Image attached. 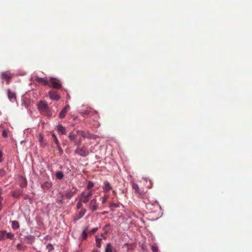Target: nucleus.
<instances>
[{
	"mask_svg": "<svg viewBox=\"0 0 252 252\" xmlns=\"http://www.w3.org/2000/svg\"><path fill=\"white\" fill-rule=\"evenodd\" d=\"M113 192L114 193H115V190H113Z\"/></svg>",
	"mask_w": 252,
	"mask_h": 252,
	"instance_id": "nucleus-47",
	"label": "nucleus"
},
{
	"mask_svg": "<svg viewBox=\"0 0 252 252\" xmlns=\"http://www.w3.org/2000/svg\"><path fill=\"white\" fill-rule=\"evenodd\" d=\"M101 239L99 238L96 236L95 237L96 245L97 248H100L101 247Z\"/></svg>",
	"mask_w": 252,
	"mask_h": 252,
	"instance_id": "nucleus-27",
	"label": "nucleus"
},
{
	"mask_svg": "<svg viewBox=\"0 0 252 252\" xmlns=\"http://www.w3.org/2000/svg\"><path fill=\"white\" fill-rule=\"evenodd\" d=\"M58 150H59V153L60 155H62L63 153V149H62V148L60 146V145H59V146H57Z\"/></svg>",
	"mask_w": 252,
	"mask_h": 252,
	"instance_id": "nucleus-40",
	"label": "nucleus"
},
{
	"mask_svg": "<svg viewBox=\"0 0 252 252\" xmlns=\"http://www.w3.org/2000/svg\"><path fill=\"white\" fill-rule=\"evenodd\" d=\"M89 232L88 227H86L84 229L82 234V238L83 239L85 240L87 237V232Z\"/></svg>",
	"mask_w": 252,
	"mask_h": 252,
	"instance_id": "nucleus-21",
	"label": "nucleus"
},
{
	"mask_svg": "<svg viewBox=\"0 0 252 252\" xmlns=\"http://www.w3.org/2000/svg\"><path fill=\"white\" fill-rule=\"evenodd\" d=\"M6 238V231L4 230L0 231V241L4 240Z\"/></svg>",
	"mask_w": 252,
	"mask_h": 252,
	"instance_id": "nucleus-25",
	"label": "nucleus"
},
{
	"mask_svg": "<svg viewBox=\"0 0 252 252\" xmlns=\"http://www.w3.org/2000/svg\"><path fill=\"white\" fill-rule=\"evenodd\" d=\"M78 143H79V144H80V143H81V141H79L78 142Z\"/></svg>",
	"mask_w": 252,
	"mask_h": 252,
	"instance_id": "nucleus-48",
	"label": "nucleus"
},
{
	"mask_svg": "<svg viewBox=\"0 0 252 252\" xmlns=\"http://www.w3.org/2000/svg\"><path fill=\"white\" fill-rule=\"evenodd\" d=\"M103 191L107 192L110 190L112 189V187L109 183L107 181H105L104 183V186L102 188Z\"/></svg>",
	"mask_w": 252,
	"mask_h": 252,
	"instance_id": "nucleus-16",
	"label": "nucleus"
},
{
	"mask_svg": "<svg viewBox=\"0 0 252 252\" xmlns=\"http://www.w3.org/2000/svg\"><path fill=\"white\" fill-rule=\"evenodd\" d=\"M14 237V235L13 233L9 232V233H6V238L12 240L13 239Z\"/></svg>",
	"mask_w": 252,
	"mask_h": 252,
	"instance_id": "nucleus-29",
	"label": "nucleus"
},
{
	"mask_svg": "<svg viewBox=\"0 0 252 252\" xmlns=\"http://www.w3.org/2000/svg\"><path fill=\"white\" fill-rule=\"evenodd\" d=\"M113 249V248L112 245L110 243H108L105 248V252H112Z\"/></svg>",
	"mask_w": 252,
	"mask_h": 252,
	"instance_id": "nucleus-22",
	"label": "nucleus"
},
{
	"mask_svg": "<svg viewBox=\"0 0 252 252\" xmlns=\"http://www.w3.org/2000/svg\"><path fill=\"white\" fill-rule=\"evenodd\" d=\"M112 206H113V207H117L118 206L117 205V204H115V203H113L111 205Z\"/></svg>",
	"mask_w": 252,
	"mask_h": 252,
	"instance_id": "nucleus-44",
	"label": "nucleus"
},
{
	"mask_svg": "<svg viewBox=\"0 0 252 252\" xmlns=\"http://www.w3.org/2000/svg\"><path fill=\"white\" fill-rule=\"evenodd\" d=\"M35 80L36 82L40 83L45 86H48L49 81L43 78L36 77Z\"/></svg>",
	"mask_w": 252,
	"mask_h": 252,
	"instance_id": "nucleus-13",
	"label": "nucleus"
},
{
	"mask_svg": "<svg viewBox=\"0 0 252 252\" xmlns=\"http://www.w3.org/2000/svg\"><path fill=\"white\" fill-rule=\"evenodd\" d=\"M152 248L153 252H158V249L157 246H153Z\"/></svg>",
	"mask_w": 252,
	"mask_h": 252,
	"instance_id": "nucleus-41",
	"label": "nucleus"
},
{
	"mask_svg": "<svg viewBox=\"0 0 252 252\" xmlns=\"http://www.w3.org/2000/svg\"><path fill=\"white\" fill-rule=\"evenodd\" d=\"M8 97L11 101H14L16 99V96L15 93L11 92L9 89L7 90Z\"/></svg>",
	"mask_w": 252,
	"mask_h": 252,
	"instance_id": "nucleus-14",
	"label": "nucleus"
},
{
	"mask_svg": "<svg viewBox=\"0 0 252 252\" xmlns=\"http://www.w3.org/2000/svg\"><path fill=\"white\" fill-rule=\"evenodd\" d=\"M2 194V189L0 188V211L1 210V202L3 200V198L1 197V195Z\"/></svg>",
	"mask_w": 252,
	"mask_h": 252,
	"instance_id": "nucleus-34",
	"label": "nucleus"
},
{
	"mask_svg": "<svg viewBox=\"0 0 252 252\" xmlns=\"http://www.w3.org/2000/svg\"><path fill=\"white\" fill-rule=\"evenodd\" d=\"M73 141V142L74 143V145H77L78 144V142H77V141L76 140V139L75 140Z\"/></svg>",
	"mask_w": 252,
	"mask_h": 252,
	"instance_id": "nucleus-43",
	"label": "nucleus"
},
{
	"mask_svg": "<svg viewBox=\"0 0 252 252\" xmlns=\"http://www.w3.org/2000/svg\"><path fill=\"white\" fill-rule=\"evenodd\" d=\"M96 113V112H94V111L93 112L91 110H86V111L82 112L81 114L83 117H86V116H90V115L93 114V113Z\"/></svg>",
	"mask_w": 252,
	"mask_h": 252,
	"instance_id": "nucleus-20",
	"label": "nucleus"
},
{
	"mask_svg": "<svg viewBox=\"0 0 252 252\" xmlns=\"http://www.w3.org/2000/svg\"><path fill=\"white\" fill-rule=\"evenodd\" d=\"M19 185L21 187L24 188L27 185V181L25 178L20 176L18 180Z\"/></svg>",
	"mask_w": 252,
	"mask_h": 252,
	"instance_id": "nucleus-15",
	"label": "nucleus"
},
{
	"mask_svg": "<svg viewBox=\"0 0 252 252\" xmlns=\"http://www.w3.org/2000/svg\"><path fill=\"white\" fill-rule=\"evenodd\" d=\"M69 138L71 141H74L76 139V136L71 133L69 134Z\"/></svg>",
	"mask_w": 252,
	"mask_h": 252,
	"instance_id": "nucleus-32",
	"label": "nucleus"
},
{
	"mask_svg": "<svg viewBox=\"0 0 252 252\" xmlns=\"http://www.w3.org/2000/svg\"><path fill=\"white\" fill-rule=\"evenodd\" d=\"M1 78L3 79H5L7 81V83H9L10 80L12 78V76L9 71H5L1 72Z\"/></svg>",
	"mask_w": 252,
	"mask_h": 252,
	"instance_id": "nucleus-9",
	"label": "nucleus"
},
{
	"mask_svg": "<svg viewBox=\"0 0 252 252\" xmlns=\"http://www.w3.org/2000/svg\"><path fill=\"white\" fill-rule=\"evenodd\" d=\"M38 109L42 114L50 117L51 113L47 103L44 101H40L38 104Z\"/></svg>",
	"mask_w": 252,
	"mask_h": 252,
	"instance_id": "nucleus-1",
	"label": "nucleus"
},
{
	"mask_svg": "<svg viewBox=\"0 0 252 252\" xmlns=\"http://www.w3.org/2000/svg\"><path fill=\"white\" fill-rule=\"evenodd\" d=\"M94 186V183L92 182L89 181L88 182V184H87V190L91 189Z\"/></svg>",
	"mask_w": 252,
	"mask_h": 252,
	"instance_id": "nucleus-30",
	"label": "nucleus"
},
{
	"mask_svg": "<svg viewBox=\"0 0 252 252\" xmlns=\"http://www.w3.org/2000/svg\"><path fill=\"white\" fill-rule=\"evenodd\" d=\"M52 136L53 140H54L55 143H56L57 146H59V145H60V142H59V141L58 140L57 136L54 133L52 134Z\"/></svg>",
	"mask_w": 252,
	"mask_h": 252,
	"instance_id": "nucleus-28",
	"label": "nucleus"
},
{
	"mask_svg": "<svg viewBox=\"0 0 252 252\" xmlns=\"http://www.w3.org/2000/svg\"><path fill=\"white\" fill-rule=\"evenodd\" d=\"M88 207L92 212H94L98 209V204L95 198H93L91 200L90 203L88 205Z\"/></svg>",
	"mask_w": 252,
	"mask_h": 252,
	"instance_id": "nucleus-6",
	"label": "nucleus"
},
{
	"mask_svg": "<svg viewBox=\"0 0 252 252\" xmlns=\"http://www.w3.org/2000/svg\"><path fill=\"white\" fill-rule=\"evenodd\" d=\"M75 153L82 157H85L89 154V152L87 147L83 146L82 147H77Z\"/></svg>",
	"mask_w": 252,
	"mask_h": 252,
	"instance_id": "nucleus-2",
	"label": "nucleus"
},
{
	"mask_svg": "<svg viewBox=\"0 0 252 252\" xmlns=\"http://www.w3.org/2000/svg\"><path fill=\"white\" fill-rule=\"evenodd\" d=\"M86 209L82 208L80 211H78L76 213V216L74 218V220L76 221L82 218L86 213Z\"/></svg>",
	"mask_w": 252,
	"mask_h": 252,
	"instance_id": "nucleus-7",
	"label": "nucleus"
},
{
	"mask_svg": "<svg viewBox=\"0 0 252 252\" xmlns=\"http://www.w3.org/2000/svg\"><path fill=\"white\" fill-rule=\"evenodd\" d=\"M47 248L49 250V251L52 250L54 249L53 245L51 244H49L47 245Z\"/></svg>",
	"mask_w": 252,
	"mask_h": 252,
	"instance_id": "nucleus-39",
	"label": "nucleus"
},
{
	"mask_svg": "<svg viewBox=\"0 0 252 252\" xmlns=\"http://www.w3.org/2000/svg\"><path fill=\"white\" fill-rule=\"evenodd\" d=\"M88 191H86V194L90 198L93 194V190H88Z\"/></svg>",
	"mask_w": 252,
	"mask_h": 252,
	"instance_id": "nucleus-33",
	"label": "nucleus"
},
{
	"mask_svg": "<svg viewBox=\"0 0 252 252\" xmlns=\"http://www.w3.org/2000/svg\"><path fill=\"white\" fill-rule=\"evenodd\" d=\"M52 187V184L49 182H45L41 185V188L44 190H48Z\"/></svg>",
	"mask_w": 252,
	"mask_h": 252,
	"instance_id": "nucleus-17",
	"label": "nucleus"
},
{
	"mask_svg": "<svg viewBox=\"0 0 252 252\" xmlns=\"http://www.w3.org/2000/svg\"><path fill=\"white\" fill-rule=\"evenodd\" d=\"M1 251V249L0 248V251Z\"/></svg>",
	"mask_w": 252,
	"mask_h": 252,
	"instance_id": "nucleus-49",
	"label": "nucleus"
},
{
	"mask_svg": "<svg viewBox=\"0 0 252 252\" xmlns=\"http://www.w3.org/2000/svg\"><path fill=\"white\" fill-rule=\"evenodd\" d=\"M82 202L80 201V200H79V201L77 202V205H76V208L77 210H79L80 209H82V207L83 206V204H82Z\"/></svg>",
	"mask_w": 252,
	"mask_h": 252,
	"instance_id": "nucleus-31",
	"label": "nucleus"
},
{
	"mask_svg": "<svg viewBox=\"0 0 252 252\" xmlns=\"http://www.w3.org/2000/svg\"><path fill=\"white\" fill-rule=\"evenodd\" d=\"M108 198V195L105 194L104 196L102 198V203L104 204L106 202V200Z\"/></svg>",
	"mask_w": 252,
	"mask_h": 252,
	"instance_id": "nucleus-35",
	"label": "nucleus"
},
{
	"mask_svg": "<svg viewBox=\"0 0 252 252\" xmlns=\"http://www.w3.org/2000/svg\"><path fill=\"white\" fill-rule=\"evenodd\" d=\"M2 136L3 137H7L8 136L7 132L6 130H3L2 132Z\"/></svg>",
	"mask_w": 252,
	"mask_h": 252,
	"instance_id": "nucleus-37",
	"label": "nucleus"
},
{
	"mask_svg": "<svg viewBox=\"0 0 252 252\" xmlns=\"http://www.w3.org/2000/svg\"><path fill=\"white\" fill-rule=\"evenodd\" d=\"M22 190H21L20 189H17V190L14 191L12 192V196L15 198H19V197L22 194Z\"/></svg>",
	"mask_w": 252,
	"mask_h": 252,
	"instance_id": "nucleus-19",
	"label": "nucleus"
},
{
	"mask_svg": "<svg viewBox=\"0 0 252 252\" xmlns=\"http://www.w3.org/2000/svg\"><path fill=\"white\" fill-rule=\"evenodd\" d=\"M75 193V191H72L71 190H66L64 194H62L61 196L63 199V198H65L67 199H70L71 198L73 195Z\"/></svg>",
	"mask_w": 252,
	"mask_h": 252,
	"instance_id": "nucleus-11",
	"label": "nucleus"
},
{
	"mask_svg": "<svg viewBox=\"0 0 252 252\" xmlns=\"http://www.w3.org/2000/svg\"><path fill=\"white\" fill-rule=\"evenodd\" d=\"M109 226H110V224H106V225H105V227H109Z\"/></svg>",
	"mask_w": 252,
	"mask_h": 252,
	"instance_id": "nucleus-45",
	"label": "nucleus"
},
{
	"mask_svg": "<svg viewBox=\"0 0 252 252\" xmlns=\"http://www.w3.org/2000/svg\"><path fill=\"white\" fill-rule=\"evenodd\" d=\"M26 246L22 244H18L17 245V249L18 250L24 251L26 249Z\"/></svg>",
	"mask_w": 252,
	"mask_h": 252,
	"instance_id": "nucleus-26",
	"label": "nucleus"
},
{
	"mask_svg": "<svg viewBox=\"0 0 252 252\" xmlns=\"http://www.w3.org/2000/svg\"><path fill=\"white\" fill-rule=\"evenodd\" d=\"M57 129L59 132L63 134H66L67 133V131L65 127H63L62 125H59L57 126Z\"/></svg>",
	"mask_w": 252,
	"mask_h": 252,
	"instance_id": "nucleus-18",
	"label": "nucleus"
},
{
	"mask_svg": "<svg viewBox=\"0 0 252 252\" xmlns=\"http://www.w3.org/2000/svg\"><path fill=\"white\" fill-rule=\"evenodd\" d=\"M98 229L97 227L93 228L90 231H89V233L90 234H93Z\"/></svg>",
	"mask_w": 252,
	"mask_h": 252,
	"instance_id": "nucleus-36",
	"label": "nucleus"
},
{
	"mask_svg": "<svg viewBox=\"0 0 252 252\" xmlns=\"http://www.w3.org/2000/svg\"><path fill=\"white\" fill-rule=\"evenodd\" d=\"M12 227L14 229H17L19 227V224L18 221L16 220L13 221L12 222Z\"/></svg>",
	"mask_w": 252,
	"mask_h": 252,
	"instance_id": "nucleus-24",
	"label": "nucleus"
},
{
	"mask_svg": "<svg viewBox=\"0 0 252 252\" xmlns=\"http://www.w3.org/2000/svg\"><path fill=\"white\" fill-rule=\"evenodd\" d=\"M89 199L90 198L86 194V191H83L78 197V200L84 203H87Z\"/></svg>",
	"mask_w": 252,
	"mask_h": 252,
	"instance_id": "nucleus-8",
	"label": "nucleus"
},
{
	"mask_svg": "<svg viewBox=\"0 0 252 252\" xmlns=\"http://www.w3.org/2000/svg\"><path fill=\"white\" fill-rule=\"evenodd\" d=\"M5 174V172L4 170H3V169H0V177H3V176H4Z\"/></svg>",
	"mask_w": 252,
	"mask_h": 252,
	"instance_id": "nucleus-38",
	"label": "nucleus"
},
{
	"mask_svg": "<svg viewBox=\"0 0 252 252\" xmlns=\"http://www.w3.org/2000/svg\"><path fill=\"white\" fill-rule=\"evenodd\" d=\"M2 153H1V152L0 151V163L2 162Z\"/></svg>",
	"mask_w": 252,
	"mask_h": 252,
	"instance_id": "nucleus-42",
	"label": "nucleus"
},
{
	"mask_svg": "<svg viewBox=\"0 0 252 252\" xmlns=\"http://www.w3.org/2000/svg\"><path fill=\"white\" fill-rule=\"evenodd\" d=\"M77 133L80 134L83 137L88 138L90 139H95L97 138V136L90 133L88 132H85L82 130H78Z\"/></svg>",
	"mask_w": 252,
	"mask_h": 252,
	"instance_id": "nucleus-5",
	"label": "nucleus"
},
{
	"mask_svg": "<svg viewBox=\"0 0 252 252\" xmlns=\"http://www.w3.org/2000/svg\"><path fill=\"white\" fill-rule=\"evenodd\" d=\"M70 107L67 105L63 108V109L60 112L59 114V117L61 118H63L65 117L67 112L69 111Z\"/></svg>",
	"mask_w": 252,
	"mask_h": 252,
	"instance_id": "nucleus-12",
	"label": "nucleus"
},
{
	"mask_svg": "<svg viewBox=\"0 0 252 252\" xmlns=\"http://www.w3.org/2000/svg\"><path fill=\"white\" fill-rule=\"evenodd\" d=\"M49 96L50 98L54 100H58L60 99V96L58 93L54 91H50L49 92Z\"/></svg>",
	"mask_w": 252,
	"mask_h": 252,
	"instance_id": "nucleus-10",
	"label": "nucleus"
},
{
	"mask_svg": "<svg viewBox=\"0 0 252 252\" xmlns=\"http://www.w3.org/2000/svg\"><path fill=\"white\" fill-rule=\"evenodd\" d=\"M48 86L55 89H59L62 87L60 81L55 78H51L49 81Z\"/></svg>",
	"mask_w": 252,
	"mask_h": 252,
	"instance_id": "nucleus-3",
	"label": "nucleus"
},
{
	"mask_svg": "<svg viewBox=\"0 0 252 252\" xmlns=\"http://www.w3.org/2000/svg\"><path fill=\"white\" fill-rule=\"evenodd\" d=\"M130 184L132 187V189L134 191V193L136 194L138 197H142L143 196V192L140 189L138 185L133 182H131Z\"/></svg>",
	"mask_w": 252,
	"mask_h": 252,
	"instance_id": "nucleus-4",
	"label": "nucleus"
},
{
	"mask_svg": "<svg viewBox=\"0 0 252 252\" xmlns=\"http://www.w3.org/2000/svg\"><path fill=\"white\" fill-rule=\"evenodd\" d=\"M59 201H60V202H61V203H63V199H60V200H59Z\"/></svg>",
	"mask_w": 252,
	"mask_h": 252,
	"instance_id": "nucleus-46",
	"label": "nucleus"
},
{
	"mask_svg": "<svg viewBox=\"0 0 252 252\" xmlns=\"http://www.w3.org/2000/svg\"><path fill=\"white\" fill-rule=\"evenodd\" d=\"M64 175L62 171H58L56 174V177L58 179L61 180L63 178Z\"/></svg>",
	"mask_w": 252,
	"mask_h": 252,
	"instance_id": "nucleus-23",
	"label": "nucleus"
}]
</instances>
